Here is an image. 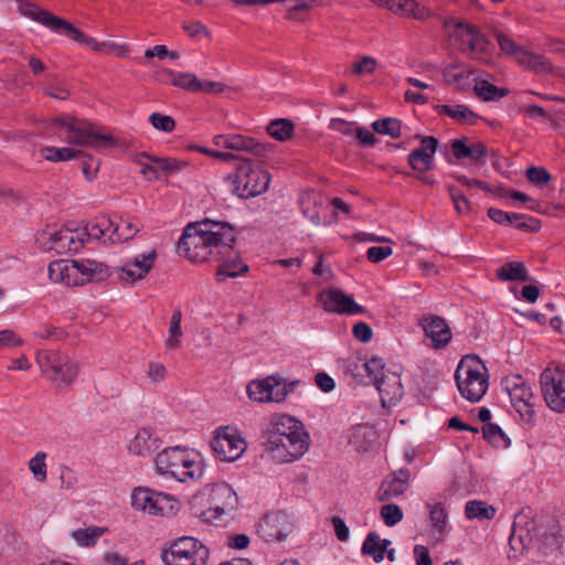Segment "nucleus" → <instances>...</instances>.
Here are the masks:
<instances>
[{
  "label": "nucleus",
  "mask_w": 565,
  "mask_h": 565,
  "mask_svg": "<svg viewBox=\"0 0 565 565\" xmlns=\"http://www.w3.org/2000/svg\"><path fill=\"white\" fill-rule=\"evenodd\" d=\"M372 128L380 135H387L392 138H398L401 136L402 121L393 117H386L375 120L372 124Z\"/></svg>",
  "instance_id": "47"
},
{
  "label": "nucleus",
  "mask_w": 565,
  "mask_h": 565,
  "mask_svg": "<svg viewBox=\"0 0 565 565\" xmlns=\"http://www.w3.org/2000/svg\"><path fill=\"white\" fill-rule=\"evenodd\" d=\"M149 121L157 130L171 132L175 128V121L171 116L160 113H152L149 116Z\"/></svg>",
  "instance_id": "56"
},
{
  "label": "nucleus",
  "mask_w": 565,
  "mask_h": 565,
  "mask_svg": "<svg viewBox=\"0 0 565 565\" xmlns=\"http://www.w3.org/2000/svg\"><path fill=\"white\" fill-rule=\"evenodd\" d=\"M154 498L157 492L148 488H139L134 490L131 494V504L134 508L156 515Z\"/></svg>",
  "instance_id": "39"
},
{
  "label": "nucleus",
  "mask_w": 565,
  "mask_h": 565,
  "mask_svg": "<svg viewBox=\"0 0 565 565\" xmlns=\"http://www.w3.org/2000/svg\"><path fill=\"white\" fill-rule=\"evenodd\" d=\"M234 246V244H232ZM215 260H221L216 270V280L222 282L226 277L235 278L248 270V266L244 264L238 253L232 247V253L221 256H215Z\"/></svg>",
  "instance_id": "26"
},
{
  "label": "nucleus",
  "mask_w": 565,
  "mask_h": 565,
  "mask_svg": "<svg viewBox=\"0 0 565 565\" xmlns=\"http://www.w3.org/2000/svg\"><path fill=\"white\" fill-rule=\"evenodd\" d=\"M156 467L162 475H170L180 482L199 480L203 476V465L185 448H168L158 454Z\"/></svg>",
  "instance_id": "5"
},
{
  "label": "nucleus",
  "mask_w": 565,
  "mask_h": 565,
  "mask_svg": "<svg viewBox=\"0 0 565 565\" xmlns=\"http://www.w3.org/2000/svg\"><path fill=\"white\" fill-rule=\"evenodd\" d=\"M228 178L232 180L233 193L242 199L262 194L267 190L270 182L268 171L253 167L246 157L237 164L235 173Z\"/></svg>",
  "instance_id": "7"
},
{
  "label": "nucleus",
  "mask_w": 565,
  "mask_h": 565,
  "mask_svg": "<svg viewBox=\"0 0 565 565\" xmlns=\"http://www.w3.org/2000/svg\"><path fill=\"white\" fill-rule=\"evenodd\" d=\"M238 498L232 486L226 482L215 484L210 493V507L200 516L205 523L218 525L225 515L235 511Z\"/></svg>",
  "instance_id": "11"
},
{
  "label": "nucleus",
  "mask_w": 565,
  "mask_h": 565,
  "mask_svg": "<svg viewBox=\"0 0 565 565\" xmlns=\"http://www.w3.org/2000/svg\"><path fill=\"white\" fill-rule=\"evenodd\" d=\"M52 126L67 131L65 141L78 146H93L104 148L111 146L114 139L110 135H104L96 131L92 124L81 121L73 117H60L52 121Z\"/></svg>",
  "instance_id": "8"
},
{
  "label": "nucleus",
  "mask_w": 565,
  "mask_h": 565,
  "mask_svg": "<svg viewBox=\"0 0 565 565\" xmlns=\"http://www.w3.org/2000/svg\"><path fill=\"white\" fill-rule=\"evenodd\" d=\"M465 513L468 519L491 520L494 518L495 509L486 502L472 500L466 503Z\"/></svg>",
  "instance_id": "45"
},
{
  "label": "nucleus",
  "mask_w": 565,
  "mask_h": 565,
  "mask_svg": "<svg viewBox=\"0 0 565 565\" xmlns=\"http://www.w3.org/2000/svg\"><path fill=\"white\" fill-rule=\"evenodd\" d=\"M437 109L439 114H445L460 124L476 125L479 118V116L466 105H439Z\"/></svg>",
  "instance_id": "35"
},
{
  "label": "nucleus",
  "mask_w": 565,
  "mask_h": 565,
  "mask_svg": "<svg viewBox=\"0 0 565 565\" xmlns=\"http://www.w3.org/2000/svg\"><path fill=\"white\" fill-rule=\"evenodd\" d=\"M116 224L109 216L99 215L93 220L87 226L85 231L87 233V237L93 239H102L107 237L111 243H117L114 238H116L114 228Z\"/></svg>",
  "instance_id": "31"
},
{
  "label": "nucleus",
  "mask_w": 565,
  "mask_h": 565,
  "mask_svg": "<svg viewBox=\"0 0 565 565\" xmlns=\"http://www.w3.org/2000/svg\"><path fill=\"white\" fill-rule=\"evenodd\" d=\"M161 557L166 565H206L210 551L198 539L183 536L174 541Z\"/></svg>",
  "instance_id": "9"
},
{
  "label": "nucleus",
  "mask_w": 565,
  "mask_h": 565,
  "mask_svg": "<svg viewBox=\"0 0 565 565\" xmlns=\"http://www.w3.org/2000/svg\"><path fill=\"white\" fill-rule=\"evenodd\" d=\"M43 236H47L51 245L50 249H54L57 254H64L68 252H78L86 241H88L85 228L71 230L68 227L61 228L54 232L44 233Z\"/></svg>",
  "instance_id": "20"
},
{
  "label": "nucleus",
  "mask_w": 565,
  "mask_h": 565,
  "mask_svg": "<svg viewBox=\"0 0 565 565\" xmlns=\"http://www.w3.org/2000/svg\"><path fill=\"white\" fill-rule=\"evenodd\" d=\"M211 448L221 460L232 462L244 454L247 445L239 431L226 426L217 429Z\"/></svg>",
  "instance_id": "15"
},
{
  "label": "nucleus",
  "mask_w": 565,
  "mask_h": 565,
  "mask_svg": "<svg viewBox=\"0 0 565 565\" xmlns=\"http://www.w3.org/2000/svg\"><path fill=\"white\" fill-rule=\"evenodd\" d=\"M473 92L483 102L499 100L509 94V89L498 87L486 79H476Z\"/></svg>",
  "instance_id": "36"
},
{
  "label": "nucleus",
  "mask_w": 565,
  "mask_h": 565,
  "mask_svg": "<svg viewBox=\"0 0 565 565\" xmlns=\"http://www.w3.org/2000/svg\"><path fill=\"white\" fill-rule=\"evenodd\" d=\"M375 386L379 391L383 407L395 406L404 395L401 376L396 372L382 374L381 380H377Z\"/></svg>",
  "instance_id": "22"
},
{
  "label": "nucleus",
  "mask_w": 565,
  "mask_h": 565,
  "mask_svg": "<svg viewBox=\"0 0 565 565\" xmlns=\"http://www.w3.org/2000/svg\"><path fill=\"white\" fill-rule=\"evenodd\" d=\"M140 231V225L137 220L134 218H120V222L116 224L114 228L117 242H124L131 239Z\"/></svg>",
  "instance_id": "48"
},
{
  "label": "nucleus",
  "mask_w": 565,
  "mask_h": 565,
  "mask_svg": "<svg viewBox=\"0 0 565 565\" xmlns=\"http://www.w3.org/2000/svg\"><path fill=\"white\" fill-rule=\"evenodd\" d=\"M502 386L508 392L514 408L529 414L533 407L534 395L530 384L519 374H511L502 380Z\"/></svg>",
  "instance_id": "18"
},
{
  "label": "nucleus",
  "mask_w": 565,
  "mask_h": 565,
  "mask_svg": "<svg viewBox=\"0 0 565 565\" xmlns=\"http://www.w3.org/2000/svg\"><path fill=\"white\" fill-rule=\"evenodd\" d=\"M559 526L552 521L539 525L537 521L524 512L515 515L509 537V558H519L535 552L547 554L561 546Z\"/></svg>",
  "instance_id": "2"
},
{
  "label": "nucleus",
  "mask_w": 565,
  "mask_h": 565,
  "mask_svg": "<svg viewBox=\"0 0 565 565\" xmlns=\"http://www.w3.org/2000/svg\"><path fill=\"white\" fill-rule=\"evenodd\" d=\"M317 299L328 312L339 315L364 313L365 308L356 303L352 296L345 295L339 288H329L318 294Z\"/></svg>",
  "instance_id": "16"
},
{
  "label": "nucleus",
  "mask_w": 565,
  "mask_h": 565,
  "mask_svg": "<svg viewBox=\"0 0 565 565\" xmlns=\"http://www.w3.org/2000/svg\"><path fill=\"white\" fill-rule=\"evenodd\" d=\"M448 192L458 214H466L470 211V202L455 185H448Z\"/></svg>",
  "instance_id": "57"
},
{
  "label": "nucleus",
  "mask_w": 565,
  "mask_h": 565,
  "mask_svg": "<svg viewBox=\"0 0 565 565\" xmlns=\"http://www.w3.org/2000/svg\"><path fill=\"white\" fill-rule=\"evenodd\" d=\"M483 438L494 446H507L508 437L500 426L497 424L488 423L482 428Z\"/></svg>",
  "instance_id": "50"
},
{
  "label": "nucleus",
  "mask_w": 565,
  "mask_h": 565,
  "mask_svg": "<svg viewBox=\"0 0 565 565\" xmlns=\"http://www.w3.org/2000/svg\"><path fill=\"white\" fill-rule=\"evenodd\" d=\"M497 277L501 281H527L529 273L523 263L509 262L497 270Z\"/></svg>",
  "instance_id": "38"
},
{
  "label": "nucleus",
  "mask_w": 565,
  "mask_h": 565,
  "mask_svg": "<svg viewBox=\"0 0 565 565\" xmlns=\"http://www.w3.org/2000/svg\"><path fill=\"white\" fill-rule=\"evenodd\" d=\"M258 533L268 543H278L282 539V516L280 511L268 512L260 520Z\"/></svg>",
  "instance_id": "28"
},
{
  "label": "nucleus",
  "mask_w": 565,
  "mask_h": 565,
  "mask_svg": "<svg viewBox=\"0 0 565 565\" xmlns=\"http://www.w3.org/2000/svg\"><path fill=\"white\" fill-rule=\"evenodd\" d=\"M324 198L316 191H306L299 194L298 204L302 215L315 225L321 223L320 211L323 207Z\"/></svg>",
  "instance_id": "27"
},
{
  "label": "nucleus",
  "mask_w": 565,
  "mask_h": 565,
  "mask_svg": "<svg viewBox=\"0 0 565 565\" xmlns=\"http://www.w3.org/2000/svg\"><path fill=\"white\" fill-rule=\"evenodd\" d=\"M164 74L171 79V85L191 93H199L200 78L190 72L174 73L171 70H164Z\"/></svg>",
  "instance_id": "37"
},
{
  "label": "nucleus",
  "mask_w": 565,
  "mask_h": 565,
  "mask_svg": "<svg viewBox=\"0 0 565 565\" xmlns=\"http://www.w3.org/2000/svg\"><path fill=\"white\" fill-rule=\"evenodd\" d=\"M451 152L458 160L468 158L473 162H478L484 158L487 149L482 142L468 146L466 139H455L451 143Z\"/></svg>",
  "instance_id": "32"
},
{
  "label": "nucleus",
  "mask_w": 565,
  "mask_h": 565,
  "mask_svg": "<svg viewBox=\"0 0 565 565\" xmlns=\"http://www.w3.org/2000/svg\"><path fill=\"white\" fill-rule=\"evenodd\" d=\"M526 178L536 185H543L551 181L552 175L544 168L531 167L526 170Z\"/></svg>",
  "instance_id": "58"
},
{
  "label": "nucleus",
  "mask_w": 565,
  "mask_h": 565,
  "mask_svg": "<svg viewBox=\"0 0 565 565\" xmlns=\"http://www.w3.org/2000/svg\"><path fill=\"white\" fill-rule=\"evenodd\" d=\"M376 67V61L371 56H363L359 62L352 66L354 74L373 73Z\"/></svg>",
  "instance_id": "63"
},
{
  "label": "nucleus",
  "mask_w": 565,
  "mask_h": 565,
  "mask_svg": "<svg viewBox=\"0 0 565 565\" xmlns=\"http://www.w3.org/2000/svg\"><path fill=\"white\" fill-rule=\"evenodd\" d=\"M236 233L228 222L203 218L185 226L178 250L191 262L202 263L232 253Z\"/></svg>",
  "instance_id": "1"
},
{
  "label": "nucleus",
  "mask_w": 565,
  "mask_h": 565,
  "mask_svg": "<svg viewBox=\"0 0 565 565\" xmlns=\"http://www.w3.org/2000/svg\"><path fill=\"white\" fill-rule=\"evenodd\" d=\"M49 278L53 282H62L67 286H82L87 282H98L109 276L106 264L83 259H58L49 265Z\"/></svg>",
  "instance_id": "3"
},
{
  "label": "nucleus",
  "mask_w": 565,
  "mask_h": 565,
  "mask_svg": "<svg viewBox=\"0 0 565 565\" xmlns=\"http://www.w3.org/2000/svg\"><path fill=\"white\" fill-rule=\"evenodd\" d=\"M157 253L154 249L137 255L132 259H129L121 267L120 279L135 282L146 277L153 266Z\"/></svg>",
  "instance_id": "25"
},
{
  "label": "nucleus",
  "mask_w": 565,
  "mask_h": 565,
  "mask_svg": "<svg viewBox=\"0 0 565 565\" xmlns=\"http://www.w3.org/2000/svg\"><path fill=\"white\" fill-rule=\"evenodd\" d=\"M107 532L106 527L88 526L86 529H78L72 533L73 540L79 546H93L97 540Z\"/></svg>",
  "instance_id": "44"
},
{
  "label": "nucleus",
  "mask_w": 565,
  "mask_h": 565,
  "mask_svg": "<svg viewBox=\"0 0 565 565\" xmlns=\"http://www.w3.org/2000/svg\"><path fill=\"white\" fill-rule=\"evenodd\" d=\"M156 515H164L169 510L173 509L172 497L162 492H157L154 498Z\"/></svg>",
  "instance_id": "62"
},
{
  "label": "nucleus",
  "mask_w": 565,
  "mask_h": 565,
  "mask_svg": "<svg viewBox=\"0 0 565 565\" xmlns=\"http://www.w3.org/2000/svg\"><path fill=\"white\" fill-rule=\"evenodd\" d=\"M182 312L175 309L172 312L169 323V335L164 342L167 350H177L181 347L182 328H181Z\"/></svg>",
  "instance_id": "42"
},
{
  "label": "nucleus",
  "mask_w": 565,
  "mask_h": 565,
  "mask_svg": "<svg viewBox=\"0 0 565 565\" xmlns=\"http://www.w3.org/2000/svg\"><path fill=\"white\" fill-rule=\"evenodd\" d=\"M380 514L387 526H394L403 520L402 509L394 503L384 504L380 510Z\"/></svg>",
  "instance_id": "53"
},
{
  "label": "nucleus",
  "mask_w": 565,
  "mask_h": 565,
  "mask_svg": "<svg viewBox=\"0 0 565 565\" xmlns=\"http://www.w3.org/2000/svg\"><path fill=\"white\" fill-rule=\"evenodd\" d=\"M36 363L42 372L51 371L54 374L52 380L60 386H70L78 374L77 364L57 351H39L36 353Z\"/></svg>",
  "instance_id": "12"
},
{
  "label": "nucleus",
  "mask_w": 565,
  "mask_h": 565,
  "mask_svg": "<svg viewBox=\"0 0 565 565\" xmlns=\"http://www.w3.org/2000/svg\"><path fill=\"white\" fill-rule=\"evenodd\" d=\"M540 384L547 406L557 413L565 412V364L547 366L541 373Z\"/></svg>",
  "instance_id": "10"
},
{
  "label": "nucleus",
  "mask_w": 565,
  "mask_h": 565,
  "mask_svg": "<svg viewBox=\"0 0 565 565\" xmlns=\"http://www.w3.org/2000/svg\"><path fill=\"white\" fill-rule=\"evenodd\" d=\"M392 253L393 249L390 246H372L367 249L366 256L370 262L380 263L392 255Z\"/></svg>",
  "instance_id": "61"
},
{
  "label": "nucleus",
  "mask_w": 565,
  "mask_h": 565,
  "mask_svg": "<svg viewBox=\"0 0 565 565\" xmlns=\"http://www.w3.org/2000/svg\"><path fill=\"white\" fill-rule=\"evenodd\" d=\"M260 445L264 448L263 456L280 462L282 447V414L275 413L264 425L260 433Z\"/></svg>",
  "instance_id": "17"
},
{
  "label": "nucleus",
  "mask_w": 565,
  "mask_h": 565,
  "mask_svg": "<svg viewBox=\"0 0 565 565\" xmlns=\"http://www.w3.org/2000/svg\"><path fill=\"white\" fill-rule=\"evenodd\" d=\"M426 508L429 512V522L434 530V535L441 536L445 534L448 525V514L443 503H427Z\"/></svg>",
  "instance_id": "40"
},
{
  "label": "nucleus",
  "mask_w": 565,
  "mask_h": 565,
  "mask_svg": "<svg viewBox=\"0 0 565 565\" xmlns=\"http://www.w3.org/2000/svg\"><path fill=\"white\" fill-rule=\"evenodd\" d=\"M473 70L461 63H451L443 71L445 82L458 90H467L470 87L469 77Z\"/></svg>",
  "instance_id": "30"
},
{
  "label": "nucleus",
  "mask_w": 565,
  "mask_h": 565,
  "mask_svg": "<svg viewBox=\"0 0 565 565\" xmlns=\"http://www.w3.org/2000/svg\"><path fill=\"white\" fill-rule=\"evenodd\" d=\"M41 153L45 160L51 162H61L68 161L77 158L82 151L74 150L72 148H55V147H44L41 149Z\"/></svg>",
  "instance_id": "46"
},
{
  "label": "nucleus",
  "mask_w": 565,
  "mask_h": 565,
  "mask_svg": "<svg viewBox=\"0 0 565 565\" xmlns=\"http://www.w3.org/2000/svg\"><path fill=\"white\" fill-rule=\"evenodd\" d=\"M46 455L45 452H38L29 462V468L33 473L34 478L44 482L46 480V463H45Z\"/></svg>",
  "instance_id": "55"
},
{
  "label": "nucleus",
  "mask_w": 565,
  "mask_h": 565,
  "mask_svg": "<svg viewBox=\"0 0 565 565\" xmlns=\"http://www.w3.org/2000/svg\"><path fill=\"white\" fill-rule=\"evenodd\" d=\"M282 376L279 374L269 375L265 379L253 380L247 384L248 397L256 403H280L282 402Z\"/></svg>",
  "instance_id": "19"
},
{
  "label": "nucleus",
  "mask_w": 565,
  "mask_h": 565,
  "mask_svg": "<svg viewBox=\"0 0 565 565\" xmlns=\"http://www.w3.org/2000/svg\"><path fill=\"white\" fill-rule=\"evenodd\" d=\"M455 380L461 396L472 403L482 398L489 385L487 369L475 354L461 359L455 372Z\"/></svg>",
  "instance_id": "6"
},
{
  "label": "nucleus",
  "mask_w": 565,
  "mask_h": 565,
  "mask_svg": "<svg viewBox=\"0 0 565 565\" xmlns=\"http://www.w3.org/2000/svg\"><path fill=\"white\" fill-rule=\"evenodd\" d=\"M34 335L44 340H62L65 338V332L63 329L57 327H43L38 330Z\"/></svg>",
  "instance_id": "60"
},
{
  "label": "nucleus",
  "mask_w": 565,
  "mask_h": 565,
  "mask_svg": "<svg viewBox=\"0 0 565 565\" xmlns=\"http://www.w3.org/2000/svg\"><path fill=\"white\" fill-rule=\"evenodd\" d=\"M139 156L148 158L153 163H157L160 167V169L162 171H164L166 173H171L173 171H179L183 167L186 166V163L184 161H180V160H175V159H170V158L153 157V156L148 154L147 152H142Z\"/></svg>",
  "instance_id": "52"
},
{
  "label": "nucleus",
  "mask_w": 565,
  "mask_h": 565,
  "mask_svg": "<svg viewBox=\"0 0 565 565\" xmlns=\"http://www.w3.org/2000/svg\"><path fill=\"white\" fill-rule=\"evenodd\" d=\"M416 138L420 139V147L411 151L407 160L414 170L424 173L433 169L434 154L439 147V141L433 136L417 135Z\"/></svg>",
  "instance_id": "21"
},
{
  "label": "nucleus",
  "mask_w": 565,
  "mask_h": 565,
  "mask_svg": "<svg viewBox=\"0 0 565 565\" xmlns=\"http://www.w3.org/2000/svg\"><path fill=\"white\" fill-rule=\"evenodd\" d=\"M323 0H285L287 18L303 20L313 4H322Z\"/></svg>",
  "instance_id": "43"
},
{
  "label": "nucleus",
  "mask_w": 565,
  "mask_h": 565,
  "mask_svg": "<svg viewBox=\"0 0 565 565\" xmlns=\"http://www.w3.org/2000/svg\"><path fill=\"white\" fill-rule=\"evenodd\" d=\"M420 326L427 338L431 340L435 349H443L451 340V330L446 320L439 316H429L423 318Z\"/></svg>",
  "instance_id": "24"
},
{
  "label": "nucleus",
  "mask_w": 565,
  "mask_h": 565,
  "mask_svg": "<svg viewBox=\"0 0 565 565\" xmlns=\"http://www.w3.org/2000/svg\"><path fill=\"white\" fill-rule=\"evenodd\" d=\"M518 64L539 75L553 73V66L548 58L527 50L521 53Z\"/></svg>",
  "instance_id": "33"
},
{
  "label": "nucleus",
  "mask_w": 565,
  "mask_h": 565,
  "mask_svg": "<svg viewBox=\"0 0 565 565\" xmlns=\"http://www.w3.org/2000/svg\"><path fill=\"white\" fill-rule=\"evenodd\" d=\"M60 481H61L62 489H66V490L74 489L77 484L76 472L67 466H61L60 467Z\"/></svg>",
  "instance_id": "59"
},
{
  "label": "nucleus",
  "mask_w": 565,
  "mask_h": 565,
  "mask_svg": "<svg viewBox=\"0 0 565 565\" xmlns=\"http://www.w3.org/2000/svg\"><path fill=\"white\" fill-rule=\"evenodd\" d=\"M497 41L500 46V50L518 60L520 58L521 53L525 51L522 46L518 45L513 39H511L509 35L503 34L501 32L497 33Z\"/></svg>",
  "instance_id": "51"
},
{
  "label": "nucleus",
  "mask_w": 565,
  "mask_h": 565,
  "mask_svg": "<svg viewBox=\"0 0 565 565\" xmlns=\"http://www.w3.org/2000/svg\"><path fill=\"white\" fill-rule=\"evenodd\" d=\"M381 548V539L376 532H370L362 545V554L371 555L374 562L380 563L383 561V550Z\"/></svg>",
  "instance_id": "49"
},
{
  "label": "nucleus",
  "mask_w": 565,
  "mask_h": 565,
  "mask_svg": "<svg viewBox=\"0 0 565 565\" xmlns=\"http://www.w3.org/2000/svg\"><path fill=\"white\" fill-rule=\"evenodd\" d=\"M406 490L407 487L403 484V481H399L390 475L381 483L376 497L379 501L386 502L402 495Z\"/></svg>",
  "instance_id": "41"
},
{
  "label": "nucleus",
  "mask_w": 565,
  "mask_h": 565,
  "mask_svg": "<svg viewBox=\"0 0 565 565\" xmlns=\"http://www.w3.org/2000/svg\"><path fill=\"white\" fill-rule=\"evenodd\" d=\"M20 10L23 15L31 18L56 33L64 34L82 45L90 47L95 52L110 53L116 46V44L111 42H97L94 38L84 34L66 20H63L33 3H23L20 7Z\"/></svg>",
  "instance_id": "4"
},
{
  "label": "nucleus",
  "mask_w": 565,
  "mask_h": 565,
  "mask_svg": "<svg viewBox=\"0 0 565 565\" xmlns=\"http://www.w3.org/2000/svg\"><path fill=\"white\" fill-rule=\"evenodd\" d=\"M363 367L367 373L370 381L375 385L381 380L382 374H386L384 363L381 358L373 356L363 363Z\"/></svg>",
  "instance_id": "54"
},
{
  "label": "nucleus",
  "mask_w": 565,
  "mask_h": 565,
  "mask_svg": "<svg viewBox=\"0 0 565 565\" xmlns=\"http://www.w3.org/2000/svg\"><path fill=\"white\" fill-rule=\"evenodd\" d=\"M213 143L239 154H252L265 160H269L276 151V146L262 143L252 137L243 135H217L213 138Z\"/></svg>",
  "instance_id": "13"
},
{
  "label": "nucleus",
  "mask_w": 565,
  "mask_h": 565,
  "mask_svg": "<svg viewBox=\"0 0 565 565\" xmlns=\"http://www.w3.org/2000/svg\"><path fill=\"white\" fill-rule=\"evenodd\" d=\"M285 462L300 459L311 444L310 435L299 419L285 414Z\"/></svg>",
  "instance_id": "14"
},
{
  "label": "nucleus",
  "mask_w": 565,
  "mask_h": 565,
  "mask_svg": "<svg viewBox=\"0 0 565 565\" xmlns=\"http://www.w3.org/2000/svg\"><path fill=\"white\" fill-rule=\"evenodd\" d=\"M374 437L375 431L372 427L358 425L352 428L349 441L356 451L366 452L371 448Z\"/></svg>",
  "instance_id": "34"
},
{
  "label": "nucleus",
  "mask_w": 565,
  "mask_h": 565,
  "mask_svg": "<svg viewBox=\"0 0 565 565\" xmlns=\"http://www.w3.org/2000/svg\"><path fill=\"white\" fill-rule=\"evenodd\" d=\"M353 335L360 342L367 343L373 337V331L367 323L360 321L353 327Z\"/></svg>",
  "instance_id": "64"
},
{
  "label": "nucleus",
  "mask_w": 565,
  "mask_h": 565,
  "mask_svg": "<svg viewBox=\"0 0 565 565\" xmlns=\"http://www.w3.org/2000/svg\"><path fill=\"white\" fill-rule=\"evenodd\" d=\"M161 446V439L151 430L142 428L138 430L129 444V451L137 456L147 457L157 451Z\"/></svg>",
  "instance_id": "29"
},
{
  "label": "nucleus",
  "mask_w": 565,
  "mask_h": 565,
  "mask_svg": "<svg viewBox=\"0 0 565 565\" xmlns=\"http://www.w3.org/2000/svg\"><path fill=\"white\" fill-rule=\"evenodd\" d=\"M488 216L501 225H512L518 230L535 233L541 228V222L532 216L518 213H508L502 210L490 207Z\"/></svg>",
  "instance_id": "23"
}]
</instances>
